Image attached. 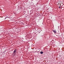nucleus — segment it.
Wrapping results in <instances>:
<instances>
[{"label":"nucleus","instance_id":"nucleus-3","mask_svg":"<svg viewBox=\"0 0 64 64\" xmlns=\"http://www.w3.org/2000/svg\"><path fill=\"white\" fill-rule=\"evenodd\" d=\"M40 54H43V52H40Z\"/></svg>","mask_w":64,"mask_h":64},{"label":"nucleus","instance_id":"nucleus-1","mask_svg":"<svg viewBox=\"0 0 64 64\" xmlns=\"http://www.w3.org/2000/svg\"><path fill=\"white\" fill-rule=\"evenodd\" d=\"M16 51H17V50L16 49L14 50V53H15L16 52Z\"/></svg>","mask_w":64,"mask_h":64},{"label":"nucleus","instance_id":"nucleus-4","mask_svg":"<svg viewBox=\"0 0 64 64\" xmlns=\"http://www.w3.org/2000/svg\"><path fill=\"white\" fill-rule=\"evenodd\" d=\"M60 8H61V7L60 6H59L58 8H59L60 9Z\"/></svg>","mask_w":64,"mask_h":64},{"label":"nucleus","instance_id":"nucleus-2","mask_svg":"<svg viewBox=\"0 0 64 64\" xmlns=\"http://www.w3.org/2000/svg\"><path fill=\"white\" fill-rule=\"evenodd\" d=\"M53 32H54V33H56V30H53Z\"/></svg>","mask_w":64,"mask_h":64}]
</instances>
